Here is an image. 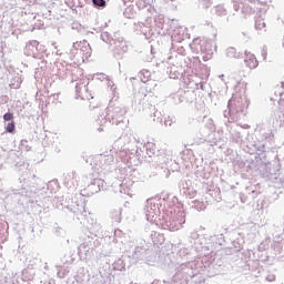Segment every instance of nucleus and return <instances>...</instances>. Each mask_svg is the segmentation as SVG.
Masks as SVG:
<instances>
[{"instance_id": "f257e3e1", "label": "nucleus", "mask_w": 284, "mask_h": 284, "mask_svg": "<svg viewBox=\"0 0 284 284\" xmlns=\"http://www.w3.org/2000/svg\"><path fill=\"white\" fill-rule=\"evenodd\" d=\"M89 81H83L82 83H78L75 87L78 97H80L83 100L90 101V99H94L92 97V93L88 90Z\"/></svg>"}, {"instance_id": "f03ea898", "label": "nucleus", "mask_w": 284, "mask_h": 284, "mask_svg": "<svg viewBox=\"0 0 284 284\" xmlns=\"http://www.w3.org/2000/svg\"><path fill=\"white\" fill-rule=\"evenodd\" d=\"M244 62L246 63L247 68H250V70L258 68V60H256V57L252 53L246 54Z\"/></svg>"}, {"instance_id": "7ed1b4c3", "label": "nucleus", "mask_w": 284, "mask_h": 284, "mask_svg": "<svg viewBox=\"0 0 284 284\" xmlns=\"http://www.w3.org/2000/svg\"><path fill=\"white\" fill-rule=\"evenodd\" d=\"M14 130H16L14 121L7 124L6 132H9L10 134H12V132H14Z\"/></svg>"}, {"instance_id": "20e7f679", "label": "nucleus", "mask_w": 284, "mask_h": 284, "mask_svg": "<svg viewBox=\"0 0 284 284\" xmlns=\"http://www.w3.org/2000/svg\"><path fill=\"white\" fill-rule=\"evenodd\" d=\"M97 8H105V0H92Z\"/></svg>"}, {"instance_id": "39448f33", "label": "nucleus", "mask_w": 284, "mask_h": 284, "mask_svg": "<svg viewBox=\"0 0 284 284\" xmlns=\"http://www.w3.org/2000/svg\"><path fill=\"white\" fill-rule=\"evenodd\" d=\"M3 119L6 121H12V119H14V114H12V113H4Z\"/></svg>"}]
</instances>
